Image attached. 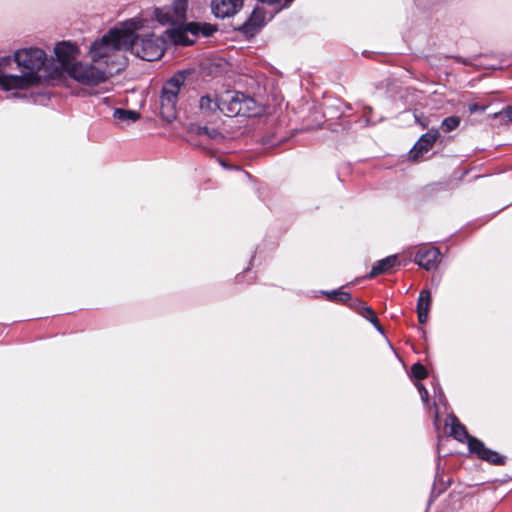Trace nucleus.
<instances>
[{"instance_id": "f257e3e1", "label": "nucleus", "mask_w": 512, "mask_h": 512, "mask_svg": "<svg viewBox=\"0 0 512 512\" xmlns=\"http://www.w3.org/2000/svg\"><path fill=\"white\" fill-rule=\"evenodd\" d=\"M141 18H132L125 21V35L131 36V44H127V50H131L137 57L154 61L159 59L165 49V40L155 34L139 35L137 31L144 26Z\"/></svg>"}, {"instance_id": "f03ea898", "label": "nucleus", "mask_w": 512, "mask_h": 512, "mask_svg": "<svg viewBox=\"0 0 512 512\" xmlns=\"http://www.w3.org/2000/svg\"><path fill=\"white\" fill-rule=\"evenodd\" d=\"M16 68L24 78L26 87L40 82V70L46 62V54L39 48H25L17 50L14 54Z\"/></svg>"}, {"instance_id": "7ed1b4c3", "label": "nucleus", "mask_w": 512, "mask_h": 512, "mask_svg": "<svg viewBox=\"0 0 512 512\" xmlns=\"http://www.w3.org/2000/svg\"><path fill=\"white\" fill-rule=\"evenodd\" d=\"M131 36L125 35V22L120 29H112L101 39L96 40L90 47L92 61L98 62L107 59L116 51L127 50V44H131Z\"/></svg>"}, {"instance_id": "20e7f679", "label": "nucleus", "mask_w": 512, "mask_h": 512, "mask_svg": "<svg viewBox=\"0 0 512 512\" xmlns=\"http://www.w3.org/2000/svg\"><path fill=\"white\" fill-rule=\"evenodd\" d=\"M189 75V71H178L169 78L162 87L160 95L161 113L168 121L175 118L178 97Z\"/></svg>"}, {"instance_id": "39448f33", "label": "nucleus", "mask_w": 512, "mask_h": 512, "mask_svg": "<svg viewBox=\"0 0 512 512\" xmlns=\"http://www.w3.org/2000/svg\"><path fill=\"white\" fill-rule=\"evenodd\" d=\"M67 74L82 85L96 86L105 82L110 73L100 66L78 61L68 67Z\"/></svg>"}, {"instance_id": "423d86ee", "label": "nucleus", "mask_w": 512, "mask_h": 512, "mask_svg": "<svg viewBox=\"0 0 512 512\" xmlns=\"http://www.w3.org/2000/svg\"><path fill=\"white\" fill-rule=\"evenodd\" d=\"M255 108V101L243 93L237 92L222 98L221 112L229 117L250 116Z\"/></svg>"}, {"instance_id": "0eeeda50", "label": "nucleus", "mask_w": 512, "mask_h": 512, "mask_svg": "<svg viewBox=\"0 0 512 512\" xmlns=\"http://www.w3.org/2000/svg\"><path fill=\"white\" fill-rule=\"evenodd\" d=\"M16 68L14 57H3L0 59V86L5 90L25 89L24 78Z\"/></svg>"}, {"instance_id": "6e6552de", "label": "nucleus", "mask_w": 512, "mask_h": 512, "mask_svg": "<svg viewBox=\"0 0 512 512\" xmlns=\"http://www.w3.org/2000/svg\"><path fill=\"white\" fill-rule=\"evenodd\" d=\"M275 8L274 12L269 15L267 18L266 11L261 7H256L251 13L250 17L243 23L240 30L246 36H254L257 34L266 24L270 21L274 15L277 13V6H273Z\"/></svg>"}, {"instance_id": "1a4fd4ad", "label": "nucleus", "mask_w": 512, "mask_h": 512, "mask_svg": "<svg viewBox=\"0 0 512 512\" xmlns=\"http://www.w3.org/2000/svg\"><path fill=\"white\" fill-rule=\"evenodd\" d=\"M216 31L217 27L215 25L209 23L191 22L186 25L183 31L175 32L174 40L178 44L190 45L194 43V40L188 39L187 32L191 33L193 36H198L201 34L205 37H209Z\"/></svg>"}, {"instance_id": "9d476101", "label": "nucleus", "mask_w": 512, "mask_h": 512, "mask_svg": "<svg viewBox=\"0 0 512 512\" xmlns=\"http://www.w3.org/2000/svg\"><path fill=\"white\" fill-rule=\"evenodd\" d=\"M440 255L438 248L423 245L416 251L414 262L426 271H430L438 267Z\"/></svg>"}, {"instance_id": "9b49d317", "label": "nucleus", "mask_w": 512, "mask_h": 512, "mask_svg": "<svg viewBox=\"0 0 512 512\" xmlns=\"http://www.w3.org/2000/svg\"><path fill=\"white\" fill-rule=\"evenodd\" d=\"M468 448L471 453L476 454L480 459L490 464L503 465L505 463L503 456L496 451L486 448L484 443L477 438L468 440Z\"/></svg>"}, {"instance_id": "f8f14e48", "label": "nucleus", "mask_w": 512, "mask_h": 512, "mask_svg": "<svg viewBox=\"0 0 512 512\" xmlns=\"http://www.w3.org/2000/svg\"><path fill=\"white\" fill-rule=\"evenodd\" d=\"M242 7L243 0H211V11L219 19L233 17Z\"/></svg>"}, {"instance_id": "ddd939ff", "label": "nucleus", "mask_w": 512, "mask_h": 512, "mask_svg": "<svg viewBox=\"0 0 512 512\" xmlns=\"http://www.w3.org/2000/svg\"><path fill=\"white\" fill-rule=\"evenodd\" d=\"M439 136L440 134L437 129H431L422 135L410 150L409 158L412 160L420 159L424 153L428 152L432 148Z\"/></svg>"}, {"instance_id": "4468645a", "label": "nucleus", "mask_w": 512, "mask_h": 512, "mask_svg": "<svg viewBox=\"0 0 512 512\" xmlns=\"http://www.w3.org/2000/svg\"><path fill=\"white\" fill-rule=\"evenodd\" d=\"M54 52L63 70L67 73L68 67L76 62L74 60L78 53L77 47L70 42L63 41L56 44Z\"/></svg>"}, {"instance_id": "2eb2a0df", "label": "nucleus", "mask_w": 512, "mask_h": 512, "mask_svg": "<svg viewBox=\"0 0 512 512\" xmlns=\"http://www.w3.org/2000/svg\"><path fill=\"white\" fill-rule=\"evenodd\" d=\"M400 265L397 255H390L374 263L370 271L369 277L390 272L395 266Z\"/></svg>"}, {"instance_id": "dca6fc26", "label": "nucleus", "mask_w": 512, "mask_h": 512, "mask_svg": "<svg viewBox=\"0 0 512 512\" xmlns=\"http://www.w3.org/2000/svg\"><path fill=\"white\" fill-rule=\"evenodd\" d=\"M222 98L217 95H205L199 100V108L202 113L206 115L214 114L217 111L221 112Z\"/></svg>"}, {"instance_id": "f3484780", "label": "nucleus", "mask_w": 512, "mask_h": 512, "mask_svg": "<svg viewBox=\"0 0 512 512\" xmlns=\"http://www.w3.org/2000/svg\"><path fill=\"white\" fill-rule=\"evenodd\" d=\"M446 424L451 426V435L459 442L467 441L472 436H469L466 428L462 425L454 415H449L446 420Z\"/></svg>"}, {"instance_id": "a211bd4d", "label": "nucleus", "mask_w": 512, "mask_h": 512, "mask_svg": "<svg viewBox=\"0 0 512 512\" xmlns=\"http://www.w3.org/2000/svg\"><path fill=\"white\" fill-rule=\"evenodd\" d=\"M197 136L205 137L207 139H218L222 138V134L215 128H209L207 126H192L191 130Z\"/></svg>"}, {"instance_id": "6ab92c4d", "label": "nucleus", "mask_w": 512, "mask_h": 512, "mask_svg": "<svg viewBox=\"0 0 512 512\" xmlns=\"http://www.w3.org/2000/svg\"><path fill=\"white\" fill-rule=\"evenodd\" d=\"M113 117L117 121L130 123L138 120L140 114L136 111L117 108L114 110Z\"/></svg>"}, {"instance_id": "aec40b11", "label": "nucleus", "mask_w": 512, "mask_h": 512, "mask_svg": "<svg viewBox=\"0 0 512 512\" xmlns=\"http://www.w3.org/2000/svg\"><path fill=\"white\" fill-rule=\"evenodd\" d=\"M432 298L431 292L428 289H423L418 297L417 311H429L431 306Z\"/></svg>"}, {"instance_id": "412c9836", "label": "nucleus", "mask_w": 512, "mask_h": 512, "mask_svg": "<svg viewBox=\"0 0 512 512\" xmlns=\"http://www.w3.org/2000/svg\"><path fill=\"white\" fill-rule=\"evenodd\" d=\"M461 119L459 116H449L442 120L441 129L445 133H449L459 127Z\"/></svg>"}, {"instance_id": "4be33fe9", "label": "nucleus", "mask_w": 512, "mask_h": 512, "mask_svg": "<svg viewBox=\"0 0 512 512\" xmlns=\"http://www.w3.org/2000/svg\"><path fill=\"white\" fill-rule=\"evenodd\" d=\"M154 15L156 20L162 25H166L174 21V18L171 15L170 10L155 8Z\"/></svg>"}, {"instance_id": "5701e85b", "label": "nucleus", "mask_w": 512, "mask_h": 512, "mask_svg": "<svg viewBox=\"0 0 512 512\" xmlns=\"http://www.w3.org/2000/svg\"><path fill=\"white\" fill-rule=\"evenodd\" d=\"M187 9V0H174L173 4V10H174V16L177 19H181L185 17Z\"/></svg>"}, {"instance_id": "b1692460", "label": "nucleus", "mask_w": 512, "mask_h": 512, "mask_svg": "<svg viewBox=\"0 0 512 512\" xmlns=\"http://www.w3.org/2000/svg\"><path fill=\"white\" fill-rule=\"evenodd\" d=\"M364 310L367 312L365 319H367L373 326L377 329L381 334L384 333L382 326L379 323V320L375 314V312L370 307H365Z\"/></svg>"}, {"instance_id": "393cba45", "label": "nucleus", "mask_w": 512, "mask_h": 512, "mask_svg": "<svg viewBox=\"0 0 512 512\" xmlns=\"http://www.w3.org/2000/svg\"><path fill=\"white\" fill-rule=\"evenodd\" d=\"M411 374L416 379L421 380L427 376V370L422 364L415 363L411 367Z\"/></svg>"}, {"instance_id": "a878e982", "label": "nucleus", "mask_w": 512, "mask_h": 512, "mask_svg": "<svg viewBox=\"0 0 512 512\" xmlns=\"http://www.w3.org/2000/svg\"><path fill=\"white\" fill-rule=\"evenodd\" d=\"M349 307L358 312L362 317H366L367 312L364 310V308L368 306L361 300L351 298V301H349Z\"/></svg>"}, {"instance_id": "bb28decb", "label": "nucleus", "mask_w": 512, "mask_h": 512, "mask_svg": "<svg viewBox=\"0 0 512 512\" xmlns=\"http://www.w3.org/2000/svg\"><path fill=\"white\" fill-rule=\"evenodd\" d=\"M416 387L419 391L422 402L424 404H427L429 401V393H428L427 389L424 387V385L422 383H419V382L416 383Z\"/></svg>"}, {"instance_id": "cd10ccee", "label": "nucleus", "mask_w": 512, "mask_h": 512, "mask_svg": "<svg viewBox=\"0 0 512 512\" xmlns=\"http://www.w3.org/2000/svg\"><path fill=\"white\" fill-rule=\"evenodd\" d=\"M495 116L499 117L501 120H504L505 118H508V120L512 122V107L508 106L503 111H501L499 113H496Z\"/></svg>"}, {"instance_id": "c85d7f7f", "label": "nucleus", "mask_w": 512, "mask_h": 512, "mask_svg": "<svg viewBox=\"0 0 512 512\" xmlns=\"http://www.w3.org/2000/svg\"><path fill=\"white\" fill-rule=\"evenodd\" d=\"M349 301H351V294L339 289V295L337 297L336 302L345 304V303H348Z\"/></svg>"}, {"instance_id": "c756f323", "label": "nucleus", "mask_w": 512, "mask_h": 512, "mask_svg": "<svg viewBox=\"0 0 512 512\" xmlns=\"http://www.w3.org/2000/svg\"><path fill=\"white\" fill-rule=\"evenodd\" d=\"M487 109V106L485 105H479L477 103H471L469 104L468 106V111L471 113V114H474L476 112H484L485 110Z\"/></svg>"}, {"instance_id": "7c9ffc66", "label": "nucleus", "mask_w": 512, "mask_h": 512, "mask_svg": "<svg viewBox=\"0 0 512 512\" xmlns=\"http://www.w3.org/2000/svg\"><path fill=\"white\" fill-rule=\"evenodd\" d=\"M321 294L325 295L330 301H337V297L339 295V289L331 290V291H321Z\"/></svg>"}, {"instance_id": "2f4dec72", "label": "nucleus", "mask_w": 512, "mask_h": 512, "mask_svg": "<svg viewBox=\"0 0 512 512\" xmlns=\"http://www.w3.org/2000/svg\"><path fill=\"white\" fill-rule=\"evenodd\" d=\"M372 112V108L369 106H363V114L365 118V125L369 126L372 124L370 113Z\"/></svg>"}, {"instance_id": "473e14b6", "label": "nucleus", "mask_w": 512, "mask_h": 512, "mask_svg": "<svg viewBox=\"0 0 512 512\" xmlns=\"http://www.w3.org/2000/svg\"><path fill=\"white\" fill-rule=\"evenodd\" d=\"M428 313L429 311H425L423 309V311H417V314H418V321L421 323V324H424L426 323L427 319H428Z\"/></svg>"}, {"instance_id": "72a5a7b5", "label": "nucleus", "mask_w": 512, "mask_h": 512, "mask_svg": "<svg viewBox=\"0 0 512 512\" xmlns=\"http://www.w3.org/2000/svg\"><path fill=\"white\" fill-rule=\"evenodd\" d=\"M435 397L438 399L440 403H444L445 397L442 389L440 387L434 388Z\"/></svg>"}, {"instance_id": "f704fd0d", "label": "nucleus", "mask_w": 512, "mask_h": 512, "mask_svg": "<svg viewBox=\"0 0 512 512\" xmlns=\"http://www.w3.org/2000/svg\"><path fill=\"white\" fill-rule=\"evenodd\" d=\"M265 143H266V144H270V145H274L276 142L271 141V140H267V141H265Z\"/></svg>"}, {"instance_id": "c9c22d12", "label": "nucleus", "mask_w": 512, "mask_h": 512, "mask_svg": "<svg viewBox=\"0 0 512 512\" xmlns=\"http://www.w3.org/2000/svg\"><path fill=\"white\" fill-rule=\"evenodd\" d=\"M109 100H110V99H109L108 97H105V98L103 99V101H104L105 103H108V102H109Z\"/></svg>"}, {"instance_id": "e433bc0d", "label": "nucleus", "mask_w": 512, "mask_h": 512, "mask_svg": "<svg viewBox=\"0 0 512 512\" xmlns=\"http://www.w3.org/2000/svg\"><path fill=\"white\" fill-rule=\"evenodd\" d=\"M435 490H436V484H434V487H433V491H432V493H434V492H435Z\"/></svg>"}]
</instances>
